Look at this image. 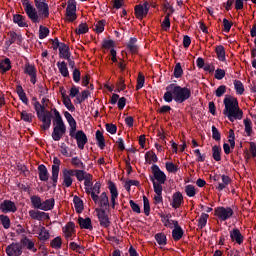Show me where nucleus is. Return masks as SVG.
Here are the masks:
<instances>
[{
    "label": "nucleus",
    "instance_id": "e433bc0d",
    "mask_svg": "<svg viewBox=\"0 0 256 256\" xmlns=\"http://www.w3.org/2000/svg\"><path fill=\"white\" fill-rule=\"evenodd\" d=\"M84 185H85V191L87 195H91V187H93V175L90 174L85 180H84Z\"/></svg>",
    "mask_w": 256,
    "mask_h": 256
},
{
    "label": "nucleus",
    "instance_id": "052dcab7",
    "mask_svg": "<svg viewBox=\"0 0 256 256\" xmlns=\"http://www.w3.org/2000/svg\"><path fill=\"white\" fill-rule=\"evenodd\" d=\"M143 203H144V214L149 216V213L151 212V206L149 205V198L146 196H143Z\"/></svg>",
    "mask_w": 256,
    "mask_h": 256
},
{
    "label": "nucleus",
    "instance_id": "f03ea898",
    "mask_svg": "<svg viewBox=\"0 0 256 256\" xmlns=\"http://www.w3.org/2000/svg\"><path fill=\"white\" fill-rule=\"evenodd\" d=\"M191 97V89L187 87H181L177 84H170L166 87V92L164 94V101L166 103H171V101H176L177 103H184Z\"/></svg>",
    "mask_w": 256,
    "mask_h": 256
},
{
    "label": "nucleus",
    "instance_id": "de8ad7c7",
    "mask_svg": "<svg viewBox=\"0 0 256 256\" xmlns=\"http://www.w3.org/2000/svg\"><path fill=\"white\" fill-rule=\"evenodd\" d=\"M71 165H73V167L76 169H85V164L83 161H81V159H79V157H73L71 159Z\"/></svg>",
    "mask_w": 256,
    "mask_h": 256
},
{
    "label": "nucleus",
    "instance_id": "9b49d317",
    "mask_svg": "<svg viewBox=\"0 0 256 256\" xmlns=\"http://www.w3.org/2000/svg\"><path fill=\"white\" fill-rule=\"evenodd\" d=\"M52 166V176L51 179L53 181V187H57V181L59 179V166L61 165V160L59 158L54 157Z\"/></svg>",
    "mask_w": 256,
    "mask_h": 256
},
{
    "label": "nucleus",
    "instance_id": "5fc2aeb1",
    "mask_svg": "<svg viewBox=\"0 0 256 256\" xmlns=\"http://www.w3.org/2000/svg\"><path fill=\"white\" fill-rule=\"evenodd\" d=\"M244 126H245V133L248 137H251V134L253 133V128L251 127V121L249 118L244 119Z\"/></svg>",
    "mask_w": 256,
    "mask_h": 256
},
{
    "label": "nucleus",
    "instance_id": "4468645a",
    "mask_svg": "<svg viewBox=\"0 0 256 256\" xmlns=\"http://www.w3.org/2000/svg\"><path fill=\"white\" fill-rule=\"evenodd\" d=\"M0 211H2V213H15L17 206L11 200H4L0 203Z\"/></svg>",
    "mask_w": 256,
    "mask_h": 256
},
{
    "label": "nucleus",
    "instance_id": "5701e85b",
    "mask_svg": "<svg viewBox=\"0 0 256 256\" xmlns=\"http://www.w3.org/2000/svg\"><path fill=\"white\" fill-rule=\"evenodd\" d=\"M20 244L22 245V247H25L29 251H33V253H37V248H35V241L27 237H24L23 239H21Z\"/></svg>",
    "mask_w": 256,
    "mask_h": 256
},
{
    "label": "nucleus",
    "instance_id": "7ed1b4c3",
    "mask_svg": "<svg viewBox=\"0 0 256 256\" xmlns=\"http://www.w3.org/2000/svg\"><path fill=\"white\" fill-rule=\"evenodd\" d=\"M223 103L225 106L223 110V115H225V117H228L231 123H233V121L237 119H243V110L239 108V101L237 100V98L231 95H226Z\"/></svg>",
    "mask_w": 256,
    "mask_h": 256
},
{
    "label": "nucleus",
    "instance_id": "423d86ee",
    "mask_svg": "<svg viewBox=\"0 0 256 256\" xmlns=\"http://www.w3.org/2000/svg\"><path fill=\"white\" fill-rule=\"evenodd\" d=\"M153 176H150V180L154 179L156 185H165V181H167V175H165V172L161 171L159 166L152 165L151 167Z\"/></svg>",
    "mask_w": 256,
    "mask_h": 256
},
{
    "label": "nucleus",
    "instance_id": "c9c22d12",
    "mask_svg": "<svg viewBox=\"0 0 256 256\" xmlns=\"http://www.w3.org/2000/svg\"><path fill=\"white\" fill-rule=\"evenodd\" d=\"M57 67L62 77H69V69L67 68V63H65V61L58 62Z\"/></svg>",
    "mask_w": 256,
    "mask_h": 256
},
{
    "label": "nucleus",
    "instance_id": "b1692460",
    "mask_svg": "<svg viewBox=\"0 0 256 256\" xmlns=\"http://www.w3.org/2000/svg\"><path fill=\"white\" fill-rule=\"evenodd\" d=\"M172 199L173 209H179V207H181V203H183V194H181V192H176L173 194Z\"/></svg>",
    "mask_w": 256,
    "mask_h": 256
},
{
    "label": "nucleus",
    "instance_id": "c85d7f7f",
    "mask_svg": "<svg viewBox=\"0 0 256 256\" xmlns=\"http://www.w3.org/2000/svg\"><path fill=\"white\" fill-rule=\"evenodd\" d=\"M59 53L62 59H69V57H71V53L69 52V46H67L65 43H61L59 47Z\"/></svg>",
    "mask_w": 256,
    "mask_h": 256
},
{
    "label": "nucleus",
    "instance_id": "49530a36",
    "mask_svg": "<svg viewBox=\"0 0 256 256\" xmlns=\"http://www.w3.org/2000/svg\"><path fill=\"white\" fill-rule=\"evenodd\" d=\"M30 200L34 209H41V205H42L41 197L37 195H33L30 197Z\"/></svg>",
    "mask_w": 256,
    "mask_h": 256
},
{
    "label": "nucleus",
    "instance_id": "aec40b11",
    "mask_svg": "<svg viewBox=\"0 0 256 256\" xmlns=\"http://www.w3.org/2000/svg\"><path fill=\"white\" fill-rule=\"evenodd\" d=\"M108 189L111 193V207L112 209H115V201L117 200V197H119V192L117 191V186L115 185V183L110 182L108 183Z\"/></svg>",
    "mask_w": 256,
    "mask_h": 256
},
{
    "label": "nucleus",
    "instance_id": "13d9d810",
    "mask_svg": "<svg viewBox=\"0 0 256 256\" xmlns=\"http://www.w3.org/2000/svg\"><path fill=\"white\" fill-rule=\"evenodd\" d=\"M216 54L218 56L219 61L225 60V48L223 46L216 47Z\"/></svg>",
    "mask_w": 256,
    "mask_h": 256
},
{
    "label": "nucleus",
    "instance_id": "4c0bfd02",
    "mask_svg": "<svg viewBox=\"0 0 256 256\" xmlns=\"http://www.w3.org/2000/svg\"><path fill=\"white\" fill-rule=\"evenodd\" d=\"M74 176L76 177L77 181H85L86 178L90 175L84 170H73Z\"/></svg>",
    "mask_w": 256,
    "mask_h": 256
},
{
    "label": "nucleus",
    "instance_id": "2eb2a0df",
    "mask_svg": "<svg viewBox=\"0 0 256 256\" xmlns=\"http://www.w3.org/2000/svg\"><path fill=\"white\" fill-rule=\"evenodd\" d=\"M73 177H75L73 169H64L62 171L63 185L66 187H71L73 185Z\"/></svg>",
    "mask_w": 256,
    "mask_h": 256
},
{
    "label": "nucleus",
    "instance_id": "6e6d98bb",
    "mask_svg": "<svg viewBox=\"0 0 256 256\" xmlns=\"http://www.w3.org/2000/svg\"><path fill=\"white\" fill-rule=\"evenodd\" d=\"M93 29L96 33H103V31H105V21H98Z\"/></svg>",
    "mask_w": 256,
    "mask_h": 256
},
{
    "label": "nucleus",
    "instance_id": "0e129e2a",
    "mask_svg": "<svg viewBox=\"0 0 256 256\" xmlns=\"http://www.w3.org/2000/svg\"><path fill=\"white\" fill-rule=\"evenodd\" d=\"M49 35V28L40 26L39 28V39H45Z\"/></svg>",
    "mask_w": 256,
    "mask_h": 256
},
{
    "label": "nucleus",
    "instance_id": "0eeeda50",
    "mask_svg": "<svg viewBox=\"0 0 256 256\" xmlns=\"http://www.w3.org/2000/svg\"><path fill=\"white\" fill-rule=\"evenodd\" d=\"M215 217H218L220 221H227L233 217V209L231 207H217L214 210Z\"/></svg>",
    "mask_w": 256,
    "mask_h": 256
},
{
    "label": "nucleus",
    "instance_id": "473e14b6",
    "mask_svg": "<svg viewBox=\"0 0 256 256\" xmlns=\"http://www.w3.org/2000/svg\"><path fill=\"white\" fill-rule=\"evenodd\" d=\"M221 179H222V183H218V185L216 186V189L218 191H223V189H225L227 185L231 183V178L227 175H222Z\"/></svg>",
    "mask_w": 256,
    "mask_h": 256
},
{
    "label": "nucleus",
    "instance_id": "a211bd4d",
    "mask_svg": "<svg viewBox=\"0 0 256 256\" xmlns=\"http://www.w3.org/2000/svg\"><path fill=\"white\" fill-rule=\"evenodd\" d=\"M23 41V37L17 34L14 31L8 32V40L5 42L7 47H11L13 43H17L18 45Z\"/></svg>",
    "mask_w": 256,
    "mask_h": 256
},
{
    "label": "nucleus",
    "instance_id": "37998d69",
    "mask_svg": "<svg viewBox=\"0 0 256 256\" xmlns=\"http://www.w3.org/2000/svg\"><path fill=\"white\" fill-rule=\"evenodd\" d=\"M234 88L238 95H243V93H245V86H243V82L240 80H234Z\"/></svg>",
    "mask_w": 256,
    "mask_h": 256
},
{
    "label": "nucleus",
    "instance_id": "7c9ffc66",
    "mask_svg": "<svg viewBox=\"0 0 256 256\" xmlns=\"http://www.w3.org/2000/svg\"><path fill=\"white\" fill-rule=\"evenodd\" d=\"M102 209H107L109 207V197L107 193L103 192L100 197L98 196V202Z\"/></svg>",
    "mask_w": 256,
    "mask_h": 256
},
{
    "label": "nucleus",
    "instance_id": "3c124183",
    "mask_svg": "<svg viewBox=\"0 0 256 256\" xmlns=\"http://www.w3.org/2000/svg\"><path fill=\"white\" fill-rule=\"evenodd\" d=\"M207 219H209V214L202 213L198 220L199 229H203V227H205V225H207Z\"/></svg>",
    "mask_w": 256,
    "mask_h": 256
},
{
    "label": "nucleus",
    "instance_id": "79ce46f5",
    "mask_svg": "<svg viewBox=\"0 0 256 256\" xmlns=\"http://www.w3.org/2000/svg\"><path fill=\"white\" fill-rule=\"evenodd\" d=\"M96 141L100 149H105V137H103V133L99 130L96 131Z\"/></svg>",
    "mask_w": 256,
    "mask_h": 256
},
{
    "label": "nucleus",
    "instance_id": "cd10ccee",
    "mask_svg": "<svg viewBox=\"0 0 256 256\" xmlns=\"http://www.w3.org/2000/svg\"><path fill=\"white\" fill-rule=\"evenodd\" d=\"M78 224L80 229H93V225L91 224V218H78Z\"/></svg>",
    "mask_w": 256,
    "mask_h": 256
},
{
    "label": "nucleus",
    "instance_id": "ea45409f",
    "mask_svg": "<svg viewBox=\"0 0 256 256\" xmlns=\"http://www.w3.org/2000/svg\"><path fill=\"white\" fill-rule=\"evenodd\" d=\"M9 69H11V60L6 58L0 62V71H2V73H7Z\"/></svg>",
    "mask_w": 256,
    "mask_h": 256
},
{
    "label": "nucleus",
    "instance_id": "9d476101",
    "mask_svg": "<svg viewBox=\"0 0 256 256\" xmlns=\"http://www.w3.org/2000/svg\"><path fill=\"white\" fill-rule=\"evenodd\" d=\"M154 187V205H159V203H163V186L155 183V179L151 178Z\"/></svg>",
    "mask_w": 256,
    "mask_h": 256
},
{
    "label": "nucleus",
    "instance_id": "20e7f679",
    "mask_svg": "<svg viewBox=\"0 0 256 256\" xmlns=\"http://www.w3.org/2000/svg\"><path fill=\"white\" fill-rule=\"evenodd\" d=\"M34 109L36 111L38 119L42 122L40 126L43 131H47L51 127V112L45 109V105H41L39 101L34 103Z\"/></svg>",
    "mask_w": 256,
    "mask_h": 256
},
{
    "label": "nucleus",
    "instance_id": "58836bf2",
    "mask_svg": "<svg viewBox=\"0 0 256 256\" xmlns=\"http://www.w3.org/2000/svg\"><path fill=\"white\" fill-rule=\"evenodd\" d=\"M63 104L68 109V111H71L72 113L73 111H75V105H73V102H71V98H69L67 94H63Z\"/></svg>",
    "mask_w": 256,
    "mask_h": 256
},
{
    "label": "nucleus",
    "instance_id": "bb28decb",
    "mask_svg": "<svg viewBox=\"0 0 256 256\" xmlns=\"http://www.w3.org/2000/svg\"><path fill=\"white\" fill-rule=\"evenodd\" d=\"M29 215L31 219H35L36 221H42L45 219V217H47V213L38 210H30Z\"/></svg>",
    "mask_w": 256,
    "mask_h": 256
},
{
    "label": "nucleus",
    "instance_id": "ddd939ff",
    "mask_svg": "<svg viewBox=\"0 0 256 256\" xmlns=\"http://www.w3.org/2000/svg\"><path fill=\"white\" fill-rule=\"evenodd\" d=\"M97 212V217L99 219L100 225L101 227H109V225H111V221H109V216L107 215V212L105 211V209H96Z\"/></svg>",
    "mask_w": 256,
    "mask_h": 256
},
{
    "label": "nucleus",
    "instance_id": "864d4df0",
    "mask_svg": "<svg viewBox=\"0 0 256 256\" xmlns=\"http://www.w3.org/2000/svg\"><path fill=\"white\" fill-rule=\"evenodd\" d=\"M0 221L4 227V229H9L11 227V219L7 215H0Z\"/></svg>",
    "mask_w": 256,
    "mask_h": 256
},
{
    "label": "nucleus",
    "instance_id": "a18cd8bd",
    "mask_svg": "<svg viewBox=\"0 0 256 256\" xmlns=\"http://www.w3.org/2000/svg\"><path fill=\"white\" fill-rule=\"evenodd\" d=\"M62 245H63V240L61 239L60 236H57L50 242V247H52V249H61Z\"/></svg>",
    "mask_w": 256,
    "mask_h": 256
},
{
    "label": "nucleus",
    "instance_id": "f8f14e48",
    "mask_svg": "<svg viewBox=\"0 0 256 256\" xmlns=\"http://www.w3.org/2000/svg\"><path fill=\"white\" fill-rule=\"evenodd\" d=\"M24 73L29 75L30 81L33 85L37 83V68H35V65L29 63L25 64Z\"/></svg>",
    "mask_w": 256,
    "mask_h": 256
},
{
    "label": "nucleus",
    "instance_id": "680f3d73",
    "mask_svg": "<svg viewBox=\"0 0 256 256\" xmlns=\"http://www.w3.org/2000/svg\"><path fill=\"white\" fill-rule=\"evenodd\" d=\"M185 193L188 197H195L196 192H195V186L193 185H187L185 187Z\"/></svg>",
    "mask_w": 256,
    "mask_h": 256
},
{
    "label": "nucleus",
    "instance_id": "774afa93",
    "mask_svg": "<svg viewBox=\"0 0 256 256\" xmlns=\"http://www.w3.org/2000/svg\"><path fill=\"white\" fill-rule=\"evenodd\" d=\"M225 77V70L223 69H217L215 71V79H218V81H221Z\"/></svg>",
    "mask_w": 256,
    "mask_h": 256
},
{
    "label": "nucleus",
    "instance_id": "8fccbe9b",
    "mask_svg": "<svg viewBox=\"0 0 256 256\" xmlns=\"http://www.w3.org/2000/svg\"><path fill=\"white\" fill-rule=\"evenodd\" d=\"M89 31V26L87 23H81L78 28L75 29L76 35H83Z\"/></svg>",
    "mask_w": 256,
    "mask_h": 256
},
{
    "label": "nucleus",
    "instance_id": "1a4fd4ad",
    "mask_svg": "<svg viewBox=\"0 0 256 256\" xmlns=\"http://www.w3.org/2000/svg\"><path fill=\"white\" fill-rule=\"evenodd\" d=\"M23 253V245L21 243H12L6 247L7 256H20Z\"/></svg>",
    "mask_w": 256,
    "mask_h": 256
},
{
    "label": "nucleus",
    "instance_id": "412c9836",
    "mask_svg": "<svg viewBox=\"0 0 256 256\" xmlns=\"http://www.w3.org/2000/svg\"><path fill=\"white\" fill-rule=\"evenodd\" d=\"M172 223L174 225V229L172 231V237H173L174 241H180L183 237V233H184L183 229L180 228L179 222L173 221Z\"/></svg>",
    "mask_w": 256,
    "mask_h": 256
},
{
    "label": "nucleus",
    "instance_id": "4be33fe9",
    "mask_svg": "<svg viewBox=\"0 0 256 256\" xmlns=\"http://www.w3.org/2000/svg\"><path fill=\"white\" fill-rule=\"evenodd\" d=\"M99 193H101V183L96 182L94 186H91V198L93 199L94 203L99 202Z\"/></svg>",
    "mask_w": 256,
    "mask_h": 256
},
{
    "label": "nucleus",
    "instance_id": "c03bdc74",
    "mask_svg": "<svg viewBox=\"0 0 256 256\" xmlns=\"http://www.w3.org/2000/svg\"><path fill=\"white\" fill-rule=\"evenodd\" d=\"M40 232H39V240L40 241H47L50 237L49 231L44 226H40Z\"/></svg>",
    "mask_w": 256,
    "mask_h": 256
},
{
    "label": "nucleus",
    "instance_id": "39448f33",
    "mask_svg": "<svg viewBox=\"0 0 256 256\" xmlns=\"http://www.w3.org/2000/svg\"><path fill=\"white\" fill-rule=\"evenodd\" d=\"M55 122H54V128L52 132V139L53 141H61V138L67 133V127L65 126V123L63 122V118L61 117V114L57 109H53Z\"/></svg>",
    "mask_w": 256,
    "mask_h": 256
},
{
    "label": "nucleus",
    "instance_id": "4d7b16f0",
    "mask_svg": "<svg viewBox=\"0 0 256 256\" xmlns=\"http://www.w3.org/2000/svg\"><path fill=\"white\" fill-rule=\"evenodd\" d=\"M144 85H145V76H143V74L139 73L138 78H137L136 91H139V89H143Z\"/></svg>",
    "mask_w": 256,
    "mask_h": 256
},
{
    "label": "nucleus",
    "instance_id": "338daca9",
    "mask_svg": "<svg viewBox=\"0 0 256 256\" xmlns=\"http://www.w3.org/2000/svg\"><path fill=\"white\" fill-rule=\"evenodd\" d=\"M212 139L214 141H221V133H219V130L215 126H212Z\"/></svg>",
    "mask_w": 256,
    "mask_h": 256
},
{
    "label": "nucleus",
    "instance_id": "bf43d9fd",
    "mask_svg": "<svg viewBox=\"0 0 256 256\" xmlns=\"http://www.w3.org/2000/svg\"><path fill=\"white\" fill-rule=\"evenodd\" d=\"M166 170L168 173H177L179 171V168L173 164V162H166Z\"/></svg>",
    "mask_w": 256,
    "mask_h": 256
},
{
    "label": "nucleus",
    "instance_id": "a19ab883",
    "mask_svg": "<svg viewBox=\"0 0 256 256\" xmlns=\"http://www.w3.org/2000/svg\"><path fill=\"white\" fill-rule=\"evenodd\" d=\"M212 157L214 161H221V146H213L212 147Z\"/></svg>",
    "mask_w": 256,
    "mask_h": 256
},
{
    "label": "nucleus",
    "instance_id": "2f4dec72",
    "mask_svg": "<svg viewBox=\"0 0 256 256\" xmlns=\"http://www.w3.org/2000/svg\"><path fill=\"white\" fill-rule=\"evenodd\" d=\"M53 207H55V199L50 198V199L42 202L40 209L42 211H51V209H53Z\"/></svg>",
    "mask_w": 256,
    "mask_h": 256
},
{
    "label": "nucleus",
    "instance_id": "dca6fc26",
    "mask_svg": "<svg viewBox=\"0 0 256 256\" xmlns=\"http://www.w3.org/2000/svg\"><path fill=\"white\" fill-rule=\"evenodd\" d=\"M72 137L76 139L79 149H85V145H87V135L83 130L77 131L76 134L74 132V136Z\"/></svg>",
    "mask_w": 256,
    "mask_h": 256
},
{
    "label": "nucleus",
    "instance_id": "f704fd0d",
    "mask_svg": "<svg viewBox=\"0 0 256 256\" xmlns=\"http://www.w3.org/2000/svg\"><path fill=\"white\" fill-rule=\"evenodd\" d=\"M73 202H74L76 213H83V209H84L83 200H81L79 196H74Z\"/></svg>",
    "mask_w": 256,
    "mask_h": 256
},
{
    "label": "nucleus",
    "instance_id": "f3484780",
    "mask_svg": "<svg viewBox=\"0 0 256 256\" xmlns=\"http://www.w3.org/2000/svg\"><path fill=\"white\" fill-rule=\"evenodd\" d=\"M149 13V3L144 2L143 5L139 4L135 7V15L137 19H143Z\"/></svg>",
    "mask_w": 256,
    "mask_h": 256
},
{
    "label": "nucleus",
    "instance_id": "72a5a7b5",
    "mask_svg": "<svg viewBox=\"0 0 256 256\" xmlns=\"http://www.w3.org/2000/svg\"><path fill=\"white\" fill-rule=\"evenodd\" d=\"M13 22L18 25V27H27V22L25 21V17L21 14H15L13 16Z\"/></svg>",
    "mask_w": 256,
    "mask_h": 256
},
{
    "label": "nucleus",
    "instance_id": "e2e57ef3",
    "mask_svg": "<svg viewBox=\"0 0 256 256\" xmlns=\"http://www.w3.org/2000/svg\"><path fill=\"white\" fill-rule=\"evenodd\" d=\"M181 75H183V68H181V63H177L174 68V77H176V79H179Z\"/></svg>",
    "mask_w": 256,
    "mask_h": 256
},
{
    "label": "nucleus",
    "instance_id": "a878e982",
    "mask_svg": "<svg viewBox=\"0 0 256 256\" xmlns=\"http://www.w3.org/2000/svg\"><path fill=\"white\" fill-rule=\"evenodd\" d=\"M38 173L40 181H49V172L47 171V167L45 165L38 166Z\"/></svg>",
    "mask_w": 256,
    "mask_h": 256
},
{
    "label": "nucleus",
    "instance_id": "6ab92c4d",
    "mask_svg": "<svg viewBox=\"0 0 256 256\" xmlns=\"http://www.w3.org/2000/svg\"><path fill=\"white\" fill-rule=\"evenodd\" d=\"M64 117L70 125V137H75V132L77 131V121L68 111L64 112Z\"/></svg>",
    "mask_w": 256,
    "mask_h": 256
},
{
    "label": "nucleus",
    "instance_id": "f257e3e1",
    "mask_svg": "<svg viewBox=\"0 0 256 256\" xmlns=\"http://www.w3.org/2000/svg\"><path fill=\"white\" fill-rule=\"evenodd\" d=\"M34 8L29 1L23 2L24 11L32 23H41L42 19H49V4L47 0H34Z\"/></svg>",
    "mask_w": 256,
    "mask_h": 256
},
{
    "label": "nucleus",
    "instance_id": "6e6552de",
    "mask_svg": "<svg viewBox=\"0 0 256 256\" xmlns=\"http://www.w3.org/2000/svg\"><path fill=\"white\" fill-rule=\"evenodd\" d=\"M77 2L75 0H68V6L66 8V19L70 23H73L77 19Z\"/></svg>",
    "mask_w": 256,
    "mask_h": 256
},
{
    "label": "nucleus",
    "instance_id": "603ef678",
    "mask_svg": "<svg viewBox=\"0 0 256 256\" xmlns=\"http://www.w3.org/2000/svg\"><path fill=\"white\" fill-rule=\"evenodd\" d=\"M22 121H25L26 123H33V114L28 113L27 111H22L20 113Z\"/></svg>",
    "mask_w": 256,
    "mask_h": 256
},
{
    "label": "nucleus",
    "instance_id": "69168bd1",
    "mask_svg": "<svg viewBox=\"0 0 256 256\" xmlns=\"http://www.w3.org/2000/svg\"><path fill=\"white\" fill-rule=\"evenodd\" d=\"M226 92H227V86L221 85L215 91L216 97H223V95H225Z\"/></svg>",
    "mask_w": 256,
    "mask_h": 256
},
{
    "label": "nucleus",
    "instance_id": "09e8293b",
    "mask_svg": "<svg viewBox=\"0 0 256 256\" xmlns=\"http://www.w3.org/2000/svg\"><path fill=\"white\" fill-rule=\"evenodd\" d=\"M155 239H156L158 245H162V246L167 245V236L165 234L157 233L155 235Z\"/></svg>",
    "mask_w": 256,
    "mask_h": 256
},
{
    "label": "nucleus",
    "instance_id": "393cba45",
    "mask_svg": "<svg viewBox=\"0 0 256 256\" xmlns=\"http://www.w3.org/2000/svg\"><path fill=\"white\" fill-rule=\"evenodd\" d=\"M127 49L132 53V55H137L139 53V47L137 46V39L131 38L127 44Z\"/></svg>",
    "mask_w": 256,
    "mask_h": 256
},
{
    "label": "nucleus",
    "instance_id": "c756f323",
    "mask_svg": "<svg viewBox=\"0 0 256 256\" xmlns=\"http://www.w3.org/2000/svg\"><path fill=\"white\" fill-rule=\"evenodd\" d=\"M230 237H231L232 241H236V243H238V245H241V243H243V235L241 234V231H239V229H234L230 233Z\"/></svg>",
    "mask_w": 256,
    "mask_h": 256
}]
</instances>
